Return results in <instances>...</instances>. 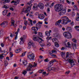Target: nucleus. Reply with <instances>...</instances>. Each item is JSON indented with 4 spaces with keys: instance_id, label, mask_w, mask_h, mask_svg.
Here are the masks:
<instances>
[{
    "instance_id": "nucleus-26",
    "label": "nucleus",
    "mask_w": 79,
    "mask_h": 79,
    "mask_svg": "<svg viewBox=\"0 0 79 79\" xmlns=\"http://www.w3.org/2000/svg\"><path fill=\"white\" fill-rule=\"evenodd\" d=\"M75 29L78 32H79V26H76L75 27Z\"/></svg>"
},
{
    "instance_id": "nucleus-8",
    "label": "nucleus",
    "mask_w": 79,
    "mask_h": 79,
    "mask_svg": "<svg viewBox=\"0 0 79 79\" xmlns=\"http://www.w3.org/2000/svg\"><path fill=\"white\" fill-rule=\"evenodd\" d=\"M68 61L69 62L70 64V65L71 67H73L74 65V61L72 59H69L68 60Z\"/></svg>"
},
{
    "instance_id": "nucleus-27",
    "label": "nucleus",
    "mask_w": 79,
    "mask_h": 79,
    "mask_svg": "<svg viewBox=\"0 0 79 79\" xmlns=\"http://www.w3.org/2000/svg\"><path fill=\"white\" fill-rule=\"evenodd\" d=\"M23 63L25 66H26V64H27V62L26 60H24L23 61Z\"/></svg>"
},
{
    "instance_id": "nucleus-45",
    "label": "nucleus",
    "mask_w": 79,
    "mask_h": 79,
    "mask_svg": "<svg viewBox=\"0 0 79 79\" xmlns=\"http://www.w3.org/2000/svg\"><path fill=\"white\" fill-rule=\"evenodd\" d=\"M44 72V70H39V73H42Z\"/></svg>"
},
{
    "instance_id": "nucleus-52",
    "label": "nucleus",
    "mask_w": 79,
    "mask_h": 79,
    "mask_svg": "<svg viewBox=\"0 0 79 79\" xmlns=\"http://www.w3.org/2000/svg\"><path fill=\"white\" fill-rule=\"evenodd\" d=\"M76 21H79V17H77L76 18Z\"/></svg>"
},
{
    "instance_id": "nucleus-63",
    "label": "nucleus",
    "mask_w": 79,
    "mask_h": 79,
    "mask_svg": "<svg viewBox=\"0 0 79 79\" xmlns=\"http://www.w3.org/2000/svg\"><path fill=\"white\" fill-rule=\"evenodd\" d=\"M37 24H41H41H42V22H39Z\"/></svg>"
},
{
    "instance_id": "nucleus-25",
    "label": "nucleus",
    "mask_w": 79,
    "mask_h": 79,
    "mask_svg": "<svg viewBox=\"0 0 79 79\" xmlns=\"http://www.w3.org/2000/svg\"><path fill=\"white\" fill-rule=\"evenodd\" d=\"M45 35L48 37H49V36H50V32L47 31H46L45 32Z\"/></svg>"
},
{
    "instance_id": "nucleus-61",
    "label": "nucleus",
    "mask_w": 79,
    "mask_h": 79,
    "mask_svg": "<svg viewBox=\"0 0 79 79\" xmlns=\"http://www.w3.org/2000/svg\"><path fill=\"white\" fill-rule=\"evenodd\" d=\"M27 37V36L26 35H23V39H26V37Z\"/></svg>"
},
{
    "instance_id": "nucleus-13",
    "label": "nucleus",
    "mask_w": 79,
    "mask_h": 79,
    "mask_svg": "<svg viewBox=\"0 0 79 79\" xmlns=\"http://www.w3.org/2000/svg\"><path fill=\"white\" fill-rule=\"evenodd\" d=\"M45 16L43 14H38V18L40 19H44Z\"/></svg>"
},
{
    "instance_id": "nucleus-57",
    "label": "nucleus",
    "mask_w": 79,
    "mask_h": 79,
    "mask_svg": "<svg viewBox=\"0 0 79 79\" xmlns=\"http://www.w3.org/2000/svg\"><path fill=\"white\" fill-rule=\"evenodd\" d=\"M67 44L69 47V48H70V45H71L70 44H69V42H67Z\"/></svg>"
},
{
    "instance_id": "nucleus-32",
    "label": "nucleus",
    "mask_w": 79,
    "mask_h": 79,
    "mask_svg": "<svg viewBox=\"0 0 79 79\" xmlns=\"http://www.w3.org/2000/svg\"><path fill=\"white\" fill-rule=\"evenodd\" d=\"M8 65V62L7 61V60H5V63H4V66H6Z\"/></svg>"
},
{
    "instance_id": "nucleus-12",
    "label": "nucleus",
    "mask_w": 79,
    "mask_h": 79,
    "mask_svg": "<svg viewBox=\"0 0 79 79\" xmlns=\"http://www.w3.org/2000/svg\"><path fill=\"white\" fill-rule=\"evenodd\" d=\"M38 6L40 9H44V5L43 3H40L38 4Z\"/></svg>"
},
{
    "instance_id": "nucleus-36",
    "label": "nucleus",
    "mask_w": 79,
    "mask_h": 79,
    "mask_svg": "<svg viewBox=\"0 0 79 79\" xmlns=\"http://www.w3.org/2000/svg\"><path fill=\"white\" fill-rule=\"evenodd\" d=\"M73 7L75 9V10H76V11H79V10L78 9V8H77V6H74Z\"/></svg>"
},
{
    "instance_id": "nucleus-64",
    "label": "nucleus",
    "mask_w": 79,
    "mask_h": 79,
    "mask_svg": "<svg viewBox=\"0 0 79 79\" xmlns=\"http://www.w3.org/2000/svg\"><path fill=\"white\" fill-rule=\"evenodd\" d=\"M10 10H11L12 11H14V9H13V8H12V7H11L10 8Z\"/></svg>"
},
{
    "instance_id": "nucleus-31",
    "label": "nucleus",
    "mask_w": 79,
    "mask_h": 79,
    "mask_svg": "<svg viewBox=\"0 0 79 79\" xmlns=\"http://www.w3.org/2000/svg\"><path fill=\"white\" fill-rule=\"evenodd\" d=\"M55 46L56 47H59V46L60 45L58 44V43L56 42H55Z\"/></svg>"
},
{
    "instance_id": "nucleus-19",
    "label": "nucleus",
    "mask_w": 79,
    "mask_h": 79,
    "mask_svg": "<svg viewBox=\"0 0 79 79\" xmlns=\"http://www.w3.org/2000/svg\"><path fill=\"white\" fill-rule=\"evenodd\" d=\"M69 33V32H64L63 33V35L64 36V37H67V35H69V33Z\"/></svg>"
},
{
    "instance_id": "nucleus-62",
    "label": "nucleus",
    "mask_w": 79,
    "mask_h": 79,
    "mask_svg": "<svg viewBox=\"0 0 79 79\" xmlns=\"http://www.w3.org/2000/svg\"><path fill=\"white\" fill-rule=\"evenodd\" d=\"M4 7L6 9H7V8H8V6H7L5 5H4Z\"/></svg>"
},
{
    "instance_id": "nucleus-55",
    "label": "nucleus",
    "mask_w": 79,
    "mask_h": 79,
    "mask_svg": "<svg viewBox=\"0 0 79 79\" xmlns=\"http://www.w3.org/2000/svg\"><path fill=\"white\" fill-rule=\"evenodd\" d=\"M27 21H25L24 22V24L25 26H27Z\"/></svg>"
},
{
    "instance_id": "nucleus-9",
    "label": "nucleus",
    "mask_w": 79,
    "mask_h": 79,
    "mask_svg": "<svg viewBox=\"0 0 79 79\" xmlns=\"http://www.w3.org/2000/svg\"><path fill=\"white\" fill-rule=\"evenodd\" d=\"M19 0H15V1L14 0H13L11 2V3H14V5L15 6L16 5H18V4H19Z\"/></svg>"
},
{
    "instance_id": "nucleus-5",
    "label": "nucleus",
    "mask_w": 79,
    "mask_h": 79,
    "mask_svg": "<svg viewBox=\"0 0 79 79\" xmlns=\"http://www.w3.org/2000/svg\"><path fill=\"white\" fill-rule=\"evenodd\" d=\"M40 37H41V38L44 37V36L42 35V33L41 32H39V36L38 37V38L39 39V43H41V42H44V41Z\"/></svg>"
},
{
    "instance_id": "nucleus-42",
    "label": "nucleus",
    "mask_w": 79,
    "mask_h": 79,
    "mask_svg": "<svg viewBox=\"0 0 79 79\" xmlns=\"http://www.w3.org/2000/svg\"><path fill=\"white\" fill-rule=\"evenodd\" d=\"M61 3H64V0H60Z\"/></svg>"
},
{
    "instance_id": "nucleus-3",
    "label": "nucleus",
    "mask_w": 79,
    "mask_h": 79,
    "mask_svg": "<svg viewBox=\"0 0 79 79\" xmlns=\"http://www.w3.org/2000/svg\"><path fill=\"white\" fill-rule=\"evenodd\" d=\"M27 5H29V6L27 7L25 10L24 9L23 10V12L24 13H27L28 11H29L30 10H31V6H32V4H31V2H30L27 3Z\"/></svg>"
},
{
    "instance_id": "nucleus-20",
    "label": "nucleus",
    "mask_w": 79,
    "mask_h": 79,
    "mask_svg": "<svg viewBox=\"0 0 79 79\" xmlns=\"http://www.w3.org/2000/svg\"><path fill=\"white\" fill-rule=\"evenodd\" d=\"M32 30L35 31H38V27H33L31 28Z\"/></svg>"
},
{
    "instance_id": "nucleus-16",
    "label": "nucleus",
    "mask_w": 79,
    "mask_h": 79,
    "mask_svg": "<svg viewBox=\"0 0 79 79\" xmlns=\"http://www.w3.org/2000/svg\"><path fill=\"white\" fill-rule=\"evenodd\" d=\"M61 55L62 57L64 59L65 58V56L66 55V54H65V52H61Z\"/></svg>"
},
{
    "instance_id": "nucleus-56",
    "label": "nucleus",
    "mask_w": 79,
    "mask_h": 79,
    "mask_svg": "<svg viewBox=\"0 0 79 79\" xmlns=\"http://www.w3.org/2000/svg\"><path fill=\"white\" fill-rule=\"evenodd\" d=\"M37 63H35V62L34 63V64L33 65V67H35L36 66H37Z\"/></svg>"
},
{
    "instance_id": "nucleus-43",
    "label": "nucleus",
    "mask_w": 79,
    "mask_h": 79,
    "mask_svg": "<svg viewBox=\"0 0 79 79\" xmlns=\"http://www.w3.org/2000/svg\"><path fill=\"white\" fill-rule=\"evenodd\" d=\"M27 73V71H24L23 72V74H24V75H25Z\"/></svg>"
},
{
    "instance_id": "nucleus-11",
    "label": "nucleus",
    "mask_w": 79,
    "mask_h": 79,
    "mask_svg": "<svg viewBox=\"0 0 79 79\" xmlns=\"http://www.w3.org/2000/svg\"><path fill=\"white\" fill-rule=\"evenodd\" d=\"M1 26V27H4L5 26H6L8 25V22L7 21H4L3 22H2L1 24H0Z\"/></svg>"
},
{
    "instance_id": "nucleus-6",
    "label": "nucleus",
    "mask_w": 79,
    "mask_h": 79,
    "mask_svg": "<svg viewBox=\"0 0 79 79\" xmlns=\"http://www.w3.org/2000/svg\"><path fill=\"white\" fill-rule=\"evenodd\" d=\"M27 56L29 59V60H34V57H35V55L34 54L32 53Z\"/></svg>"
},
{
    "instance_id": "nucleus-15",
    "label": "nucleus",
    "mask_w": 79,
    "mask_h": 79,
    "mask_svg": "<svg viewBox=\"0 0 79 79\" xmlns=\"http://www.w3.org/2000/svg\"><path fill=\"white\" fill-rule=\"evenodd\" d=\"M38 5L37 4H34V6H33L32 9L33 10H37V6Z\"/></svg>"
},
{
    "instance_id": "nucleus-39",
    "label": "nucleus",
    "mask_w": 79,
    "mask_h": 79,
    "mask_svg": "<svg viewBox=\"0 0 79 79\" xmlns=\"http://www.w3.org/2000/svg\"><path fill=\"white\" fill-rule=\"evenodd\" d=\"M4 2H6V3H9L10 2V0H2Z\"/></svg>"
},
{
    "instance_id": "nucleus-14",
    "label": "nucleus",
    "mask_w": 79,
    "mask_h": 79,
    "mask_svg": "<svg viewBox=\"0 0 79 79\" xmlns=\"http://www.w3.org/2000/svg\"><path fill=\"white\" fill-rule=\"evenodd\" d=\"M19 31V29L18 28L17 31L15 33V34H16V35H15V40H16V39H17V38H18V32Z\"/></svg>"
},
{
    "instance_id": "nucleus-2",
    "label": "nucleus",
    "mask_w": 79,
    "mask_h": 79,
    "mask_svg": "<svg viewBox=\"0 0 79 79\" xmlns=\"http://www.w3.org/2000/svg\"><path fill=\"white\" fill-rule=\"evenodd\" d=\"M63 24H68V22H71V20H69L67 17H63L61 19Z\"/></svg>"
},
{
    "instance_id": "nucleus-10",
    "label": "nucleus",
    "mask_w": 79,
    "mask_h": 79,
    "mask_svg": "<svg viewBox=\"0 0 79 79\" xmlns=\"http://www.w3.org/2000/svg\"><path fill=\"white\" fill-rule=\"evenodd\" d=\"M56 60L55 59L52 60L51 61L49 62V66H52L53 64V63H54V62H56Z\"/></svg>"
},
{
    "instance_id": "nucleus-1",
    "label": "nucleus",
    "mask_w": 79,
    "mask_h": 79,
    "mask_svg": "<svg viewBox=\"0 0 79 79\" xmlns=\"http://www.w3.org/2000/svg\"><path fill=\"white\" fill-rule=\"evenodd\" d=\"M63 8V6L60 4H57L55 5L54 6L55 10L56 11H60Z\"/></svg>"
},
{
    "instance_id": "nucleus-35",
    "label": "nucleus",
    "mask_w": 79,
    "mask_h": 79,
    "mask_svg": "<svg viewBox=\"0 0 79 79\" xmlns=\"http://www.w3.org/2000/svg\"><path fill=\"white\" fill-rule=\"evenodd\" d=\"M3 54L2 53L0 55V59H2L4 57L3 56Z\"/></svg>"
},
{
    "instance_id": "nucleus-46",
    "label": "nucleus",
    "mask_w": 79,
    "mask_h": 79,
    "mask_svg": "<svg viewBox=\"0 0 79 79\" xmlns=\"http://www.w3.org/2000/svg\"><path fill=\"white\" fill-rule=\"evenodd\" d=\"M49 6V3H47L45 5V6L47 7V6Z\"/></svg>"
},
{
    "instance_id": "nucleus-24",
    "label": "nucleus",
    "mask_w": 79,
    "mask_h": 79,
    "mask_svg": "<svg viewBox=\"0 0 79 79\" xmlns=\"http://www.w3.org/2000/svg\"><path fill=\"white\" fill-rule=\"evenodd\" d=\"M8 12V10H5L3 12H2V15H6V13Z\"/></svg>"
},
{
    "instance_id": "nucleus-17",
    "label": "nucleus",
    "mask_w": 79,
    "mask_h": 79,
    "mask_svg": "<svg viewBox=\"0 0 79 79\" xmlns=\"http://www.w3.org/2000/svg\"><path fill=\"white\" fill-rule=\"evenodd\" d=\"M20 39L21 41L20 42V45H22V44H24V38L22 37L20 38Z\"/></svg>"
},
{
    "instance_id": "nucleus-18",
    "label": "nucleus",
    "mask_w": 79,
    "mask_h": 79,
    "mask_svg": "<svg viewBox=\"0 0 79 79\" xmlns=\"http://www.w3.org/2000/svg\"><path fill=\"white\" fill-rule=\"evenodd\" d=\"M68 34H69L67 35L66 38H68V39H71V38H72V35H71V34L69 32Z\"/></svg>"
},
{
    "instance_id": "nucleus-54",
    "label": "nucleus",
    "mask_w": 79,
    "mask_h": 79,
    "mask_svg": "<svg viewBox=\"0 0 79 79\" xmlns=\"http://www.w3.org/2000/svg\"><path fill=\"white\" fill-rule=\"evenodd\" d=\"M36 22H37V21H36V20H34V21H33V23L34 24H35L36 23Z\"/></svg>"
},
{
    "instance_id": "nucleus-38",
    "label": "nucleus",
    "mask_w": 79,
    "mask_h": 79,
    "mask_svg": "<svg viewBox=\"0 0 79 79\" xmlns=\"http://www.w3.org/2000/svg\"><path fill=\"white\" fill-rule=\"evenodd\" d=\"M15 20H11V24L12 25H14L15 24Z\"/></svg>"
},
{
    "instance_id": "nucleus-40",
    "label": "nucleus",
    "mask_w": 79,
    "mask_h": 79,
    "mask_svg": "<svg viewBox=\"0 0 79 79\" xmlns=\"http://www.w3.org/2000/svg\"><path fill=\"white\" fill-rule=\"evenodd\" d=\"M72 40L73 42H74L75 43H76L77 42V40H76V39H73Z\"/></svg>"
},
{
    "instance_id": "nucleus-28",
    "label": "nucleus",
    "mask_w": 79,
    "mask_h": 79,
    "mask_svg": "<svg viewBox=\"0 0 79 79\" xmlns=\"http://www.w3.org/2000/svg\"><path fill=\"white\" fill-rule=\"evenodd\" d=\"M36 26L38 27V29H40V27H41V26H42L41 24H36Z\"/></svg>"
},
{
    "instance_id": "nucleus-21",
    "label": "nucleus",
    "mask_w": 79,
    "mask_h": 79,
    "mask_svg": "<svg viewBox=\"0 0 79 79\" xmlns=\"http://www.w3.org/2000/svg\"><path fill=\"white\" fill-rule=\"evenodd\" d=\"M61 20H59L56 23L55 25L56 26H58V25H60V23H61Z\"/></svg>"
},
{
    "instance_id": "nucleus-34",
    "label": "nucleus",
    "mask_w": 79,
    "mask_h": 79,
    "mask_svg": "<svg viewBox=\"0 0 79 79\" xmlns=\"http://www.w3.org/2000/svg\"><path fill=\"white\" fill-rule=\"evenodd\" d=\"M27 70L28 71H30L31 70V68L29 66H28L27 69Z\"/></svg>"
},
{
    "instance_id": "nucleus-4",
    "label": "nucleus",
    "mask_w": 79,
    "mask_h": 79,
    "mask_svg": "<svg viewBox=\"0 0 79 79\" xmlns=\"http://www.w3.org/2000/svg\"><path fill=\"white\" fill-rule=\"evenodd\" d=\"M66 13V10L65 9H63L59 11V15H60V16L65 15Z\"/></svg>"
},
{
    "instance_id": "nucleus-29",
    "label": "nucleus",
    "mask_w": 79,
    "mask_h": 79,
    "mask_svg": "<svg viewBox=\"0 0 79 79\" xmlns=\"http://www.w3.org/2000/svg\"><path fill=\"white\" fill-rule=\"evenodd\" d=\"M48 69L49 71H51V70H55V69L54 67H48Z\"/></svg>"
},
{
    "instance_id": "nucleus-60",
    "label": "nucleus",
    "mask_w": 79,
    "mask_h": 79,
    "mask_svg": "<svg viewBox=\"0 0 79 79\" xmlns=\"http://www.w3.org/2000/svg\"><path fill=\"white\" fill-rule=\"evenodd\" d=\"M70 72V71H68L66 72L65 73L66 74H69Z\"/></svg>"
},
{
    "instance_id": "nucleus-58",
    "label": "nucleus",
    "mask_w": 79,
    "mask_h": 79,
    "mask_svg": "<svg viewBox=\"0 0 79 79\" xmlns=\"http://www.w3.org/2000/svg\"><path fill=\"white\" fill-rule=\"evenodd\" d=\"M51 45V44H50V43H48L47 44V46H48V47H50V46Z\"/></svg>"
},
{
    "instance_id": "nucleus-59",
    "label": "nucleus",
    "mask_w": 79,
    "mask_h": 79,
    "mask_svg": "<svg viewBox=\"0 0 79 79\" xmlns=\"http://www.w3.org/2000/svg\"><path fill=\"white\" fill-rule=\"evenodd\" d=\"M51 38H52V37H48L46 38V39L47 40H50V39Z\"/></svg>"
},
{
    "instance_id": "nucleus-50",
    "label": "nucleus",
    "mask_w": 79,
    "mask_h": 79,
    "mask_svg": "<svg viewBox=\"0 0 79 79\" xmlns=\"http://www.w3.org/2000/svg\"><path fill=\"white\" fill-rule=\"evenodd\" d=\"M70 25H71V26H73L74 25V22L72 21L70 23Z\"/></svg>"
},
{
    "instance_id": "nucleus-37",
    "label": "nucleus",
    "mask_w": 79,
    "mask_h": 79,
    "mask_svg": "<svg viewBox=\"0 0 79 79\" xmlns=\"http://www.w3.org/2000/svg\"><path fill=\"white\" fill-rule=\"evenodd\" d=\"M33 40H34V41H35L37 40V37L35 36V35H33Z\"/></svg>"
},
{
    "instance_id": "nucleus-44",
    "label": "nucleus",
    "mask_w": 79,
    "mask_h": 79,
    "mask_svg": "<svg viewBox=\"0 0 79 79\" xmlns=\"http://www.w3.org/2000/svg\"><path fill=\"white\" fill-rule=\"evenodd\" d=\"M26 52H24L22 54V55L21 56H24L25 55V54H26Z\"/></svg>"
},
{
    "instance_id": "nucleus-22",
    "label": "nucleus",
    "mask_w": 79,
    "mask_h": 79,
    "mask_svg": "<svg viewBox=\"0 0 79 79\" xmlns=\"http://www.w3.org/2000/svg\"><path fill=\"white\" fill-rule=\"evenodd\" d=\"M22 50V49L21 48H19V49H18L15 51V53H19L20 52H21V50Z\"/></svg>"
},
{
    "instance_id": "nucleus-49",
    "label": "nucleus",
    "mask_w": 79,
    "mask_h": 79,
    "mask_svg": "<svg viewBox=\"0 0 79 79\" xmlns=\"http://www.w3.org/2000/svg\"><path fill=\"white\" fill-rule=\"evenodd\" d=\"M69 56V52H67L66 55V58H68Z\"/></svg>"
},
{
    "instance_id": "nucleus-41",
    "label": "nucleus",
    "mask_w": 79,
    "mask_h": 79,
    "mask_svg": "<svg viewBox=\"0 0 79 79\" xmlns=\"http://www.w3.org/2000/svg\"><path fill=\"white\" fill-rule=\"evenodd\" d=\"M71 29V28L70 27H68L67 28V31H70Z\"/></svg>"
},
{
    "instance_id": "nucleus-48",
    "label": "nucleus",
    "mask_w": 79,
    "mask_h": 79,
    "mask_svg": "<svg viewBox=\"0 0 79 79\" xmlns=\"http://www.w3.org/2000/svg\"><path fill=\"white\" fill-rule=\"evenodd\" d=\"M73 48H76V44H73Z\"/></svg>"
},
{
    "instance_id": "nucleus-30",
    "label": "nucleus",
    "mask_w": 79,
    "mask_h": 79,
    "mask_svg": "<svg viewBox=\"0 0 79 79\" xmlns=\"http://www.w3.org/2000/svg\"><path fill=\"white\" fill-rule=\"evenodd\" d=\"M52 42L54 43H55L56 42H57L58 41V40L56 38H53L52 39Z\"/></svg>"
},
{
    "instance_id": "nucleus-53",
    "label": "nucleus",
    "mask_w": 79,
    "mask_h": 79,
    "mask_svg": "<svg viewBox=\"0 0 79 79\" xmlns=\"http://www.w3.org/2000/svg\"><path fill=\"white\" fill-rule=\"evenodd\" d=\"M48 59L47 58L46 59L44 60V62H48Z\"/></svg>"
},
{
    "instance_id": "nucleus-33",
    "label": "nucleus",
    "mask_w": 79,
    "mask_h": 79,
    "mask_svg": "<svg viewBox=\"0 0 79 79\" xmlns=\"http://www.w3.org/2000/svg\"><path fill=\"white\" fill-rule=\"evenodd\" d=\"M28 21H30V23L31 24V26H32L33 25V24H32V20L30 19H28Z\"/></svg>"
},
{
    "instance_id": "nucleus-23",
    "label": "nucleus",
    "mask_w": 79,
    "mask_h": 79,
    "mask_svg": "<svg viewBox=\"0 0 79 79\" xmlns=\"http://www.w3.org/2000/svg\"><path fill=\"white\" fill-rule=\"evenodd\" d=\"M49 53L50 54V55L52 56L54 58H56V56L55 54H53V53H51V52H49Z\"/></svg>"
},
{
    "instance_id": "nucleus-51",
    "label": "nucleus",
    "mask_w": 79,
    "mask_h": 79,
    "mask_svg": "<svg viewBox=\"0 0 79 79\" xmlns=\"http://www.w3.org/2000/svg\"><path fill=\"white\" fill-rule=\"evenodd\" d=\"M10 58H11V57H12L13 56V53L12 52H10Z\"/></svg>"
},
{
    "instance_id": "nucleus-7",
    "label": "nucleus",
    "mask_w": 79,
    "mask_h": 79,
    "mask_svg": "<svg viewBox=\"0 0 79 79\" xmlns=\"http://www.w3.org/2000/svg\"><path fill=\"white\" fill-rule=\"evenodd\" d=\"M28 47H29V48L31 47V46L33 47L34 48H35V45L33 42H30L29 43H28Z\"/></svg>"
},
{
    "instance_id": "nucleus-47",
    "label": "nucleus",
    "mask_w": 79,
    "mask_h": 79,
    "mask_svg": "<svg viewBox=\"0 0 79 79\" xmlns=\"http://www.w3.org/2000/svg\"><path fill=\"white\" fill-rule=\"evenodd\" d=\"M28 66H29V67L30 68H32V64H31L30 63H29V65H28Z\"/></svg>"
}]
</instances>
